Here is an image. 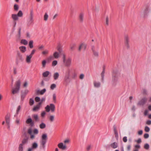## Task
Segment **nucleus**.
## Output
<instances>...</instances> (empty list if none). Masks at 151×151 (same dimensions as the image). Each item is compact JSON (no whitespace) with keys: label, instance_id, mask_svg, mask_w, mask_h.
<instances>
[{"label":"nucleus","instance_id":"29","mask_svg":"<svg viewBox=\"0 0 151 151\" xmlns=\"http://www.w3.org/2000/svg\"><path fill=\"white\" fill-rule=\"evenodd\" d=\"M21 43L24 45H26L28 44V42L25 39H22L21 41Z\"/></svg>","mask_w":151,"mask_h":151},{"label":"nucleus","instance_id":"58","mask_svg":"<svg viewBox=\"0 0 151 151\" xmlns=\"http://www.w3.org/2000/svg\"><path fill=\"white\" fill-rule=\"evenodd\" d=\"M123 140L124 142H126L127 141V137H124L123 139Z\"/></svg>","mask_w":151,"mask_h":151},{"label":"nucleus","instance_id":"25","mask_svg":"<svg viewBox=\"0 0 151 151\" xmlns=\"http://www.w3.org/2000/svg\"><path fill=\"white\" fill-rule=\"evenodd\" d=\"M60 54L57 52H55L54 53L53 56L55 58H58L60 56Z\"/></svg>","mask_w":151,"mask_h":151},{"label":"nucleus","instance_id":"56","mask_svg":"<svg viewBox=\"0 0 151 151\" xmlns=\"http://www.w3.org/2000/svg\"><path fill=\"white\" fill-rule=\"evenodd\" d=\"M48 51L47 50H45V51H43L42 53L43 55H45L48 53Z\"/></svg>","mask_w":151,"mask_h":151},{"label":"nucleus","instance_id":"40","mask_svg":"<svg viewBox=\"0 0 151 151\" xmlns=\"http://www.w3.org/2000/svg\"><path fill=\"white\" fill-rule=\"evenodd\" d=\"M58 63V62L57 60H55L52 61V66L53 67L55 66Z\"/></svg>","mask_w":151,"mask_h":151},{"label":"nucleus","instance_id":"12","mask_svg":"<svg viewBox=\"0 0 151 151\" xmlns=\"http://www.w3.org/2000/svg\"><path fill=\"white\" fill-rule=\"evenodd\" d=\"M10 115L9 114H7L5 116L6 122L7 124L10 123Z\"/></svg>","mask_w":151,"mask_h":151},{"label":"nucleus","instance_id":"18","mask_svg":"<svg viewBox=\"0 0 151 151\" xmlns=\"http://www.w3.org/2000/svg\"><path fill=\"white\" fill-rule=\"evenodd\" d=\"M32 57L29 55H27L26 58V61L28 63H31V59Z\"/></svg>","mask_w":151,"mask_h":151},{"label":"nucleus","instance_id":"51","mask_svg":"<svg viewBox=\"0 0 151 151\" xmlns=\"http://www.w3.org/2000/svg\"><path fill=\"white\" fill-rule=\"evenodd\" d=\"M35 51H36V50L35 49L33 50H32L31 53H30V54L29 55L32 57L33 55H34V54L35 53Z\"/></svg>","mask_w":151,"mask_h":151},{"label":"nucleus","instance_id":"11","mask_svg":"<svg viewBox=\"0 0 151 151\" xmlns=\"http://www.w3.org/2000/svg\"><path fill=\"white\" fill-rule=\"evenodd\" d=\"M86 47V45L84 43H82L79 46L78 50L79 51H81V49H83V50H85Z\"/></svg>","mask_w":151,"mask_h":151},{"label":"nucleus","instance_id":"22","mask_svg":"<svg viewBox=\"0 0 151 151\" xmlns=\"http://www.w3.org/2000/svg\"><path fill=\"white\" fill-rule=\"evenodd\" d=\"M32 117L34 118L35 122H38L39 121V118L37 114H33L32 115Z\"/></svg>","mask_w":151,"mask_h":151},{"label":"nucleus","instance_id":"6","mask_svg":"<svg viewBox=\"0 0 151 151\" xmlns=\"http://www.w3.org/2000/svg\"><path fill=\"white\" fill-rule=\"evenodd\" d=\"M91 49L93 56L96 58H98L99 56V52L98 50L96 49L94 46H92Z\"/></svg>","mask_w":151,"mask_h":151},{"label":"nucleus","instance_id":"23","mask_svg":"<svg viewBox=\"0 0 151 151\" xmlns=\"http://www.w3.org/2000/svg\"><path fill=\"white\" fill-rule=\"evenodd\" d=\"M33 17H29V19L27 20L28 24H31L33 22Z\"/></svg>","mask_w":151,"mask_h":151},{"label":"nucleus","instance_id":"13","mask_svg":"<svg viewBox=\"0 0 151 151\" xmlns=\"http://www.w3.org/2000/svg\"><path fill=\"white\" fill-rule=\"evenodd\" d=\"M113 129L116 139L117 140H118V139L119 136L115 125H114L113 126Z\"/></svg>","mask_w":151,"mask_h":151},{"label":"nucleus","instance_id":"4","mask_svg":"<svg viewBox=\"0 0 151 151\" xmlns=\"http://www.w3.org/2000/svg\"><path fill=\"white\" fill-rule=\"evenodd\" d=\"M45 109L47 112H49L51 110L52 112H53L55 111V106L53 104H51L50 105H47Z\"/></svg>","mask_w":151,"mask_h":151},{"label":"nucleus","instance_id":"8","mask_svg":"<svg viewBox=\"0 0 151 151\" xmlns=\"http://www.w3.org/2000/svg\"><path fill=\"white\" fill-rule=\"evenodd\" d=\"M149 7H147L145 8L143 12L141 14V16L144 17H145L147 16V14L149 12Z\"/></svg>","mask_w":151,"mask_h":151},{"label":"nucleus","instance_id":"5","mask_svg":"<svg viewBox=\"0 0 151 151\" xmlns=\"http://www.w3.org/2000/svg\"><path fill=\"white\" fill-rule=\"evenodd\" d=\"M63 63L67 67H70L71 64V59L68 58L67 59L63 61Z\"/></svg>","mask_w":151,"mask_h":151},{"label":"nucleus","instance_id":"63","mask_svg":"<svg viewBox=\"0 0 151 151\" xmlns=\"http://www.w3.org/2000/svg\"><path fill=\"white\" fill-rule=\"evenodd\" d=\"M45 114H46V113L44 111H43L41 113V116L42 117H43L45 116Z\"/></svg>","mask_w":151,"mask_h":151},{"label":"nucleus","instance_id":"16","mask_svg":"<svg viewBox=\"0 0 151 151\" xmlns=\"http://www.w3.org/2000/svg\"><path fill=\"white\" fill-rule=\"evenodd\" d=\"M53 76L54 80H58L59 76V73L57 72L54 73L53 75Z\"/></svg>","mask_w":151,"mask_h":151},{"label":"nucleus","instance_id":"2","mask_svg":"<svg viewBox=\"0 0 151 151\" xmlns=\"http://www.w3.org/2000/svg\"><path fill=\"white\" fill-rule=\"evenodd\" d=\"M47 134H43L42 136L40 146L41 149H45V144L47 142Z\"/></svg>","mask_w":151,"mask_h":151},{"label":"nucleus","instance_id":"57","mask_svg":"<svg viewBox=\"0 0 151 151\" xmlns=\"http://www.w3.org/2000/svg\"><path fill=\"white\" fill-rule=\"evenodd\" d=\"M149 137V135L148 134L145 133L144 135V137L145 138H147Z\"/></svg>","mask_w":151,"mask_h":151},{"label":"nucleus","instance_id":"33","mask_svg":"<svg viewBox=\"0 0 151 151\" xmlns=\"http://www.w3.org/2000/svg\"><path fill=\"white\" fill-rule=\"evenodd\" d=\"M46 91V89L45 88H44L42 90L37 91L38 92H39V93L41 95H43Z\"/></svg>","mask_w":151,"mask_h":151},{"label":"nucleus","instance_id":"60","mask_svg":"<svg viewBox=\"0 0 151 151\" xmlns=\"http://www.w3.org/2000/svg\"><path fill=\"white\" fill-rule=\"evenodd\" d=\"M84 75L83 74H81L79 77V78L81 79H83L84 78Z\"/></svg>","mask_w":151,"mask_h":151},{"label":"nucleus","instance_id":"20","mask_svg":"<svg viewBox=\"0 0 151 151\" xmlns=\"http://www.w3.org/2000/svg\"><path fill=\"white\" fill-rule=\"evenodd\" d=\"M69 76H65L64 79V82L66 84H68L69 83Z\"/></svg>","mask_w":151,"mask_h":151},{"label":"nucleus","instance_id":"31","mask_svg":"<svg viewBox=\"0 0 151 151\" xmlns=\"http://www.w3.org/2000/svg\"><path fill=\"white\" fill-rule=\"evenodd\" d=\"M38 146L36 142H34L32 143V147L33 149H35L37 148Z\"/></svg>","mask_w":151,"mask_h":151},{"label":"nucleus","instance_id":"17","mask_svg":"<svg viewBox=\"0 0 151 151\" xmlns=\"http://www.w3.org/2000/svg\"><path fill=\"white\" fill-rule=\"evenodd\" d=\"M110 146L112 148L115 149L117 148L118 147V144L117 143L114 142L111 143Z\"/></svg>","mask_w":151,"mask_h":151},{"label":"nucleus","instance_id":"59","mask_svg":"<svg viewBox=\"0 0 151 151\" xmlns=\"http://www.w3.org/2000/svg\"><path fill=\"white\" fill-rule=\"evenodd\" d=\"M21 28H19V29L18 31V36L19 37H20L21 36Z\"/></svg>","mask_w":151,"mask_h":151},{"label":"nucleus","instance_id":"36","mask_svg":"<svg viewBox=\"0 0 151 151\" xmlns=\"http://www.w3.org/2000/svg\"><path fill=\"white\" fill-rule=\"evenodd\" d=\"M23 145L22 144L19 145L18 149L19 151H23Z\"/></svg>","mask_w":151,"mask_h":151},{"label":"nucleus","instance_id":"1","mask_svg":"<svg viewBox=\"0 0 151 151\" xmlns=\"http://www.w3.org/2000/svg\"><path fill=\"white\" fill-rule=\"evenodd\" d=\"M119 75V73L118 70L115 69L113 70L111 81V84L112 86H114L116 85Z\"/></svg>","mask_w":151,"mask_h":151},{"label":"nucleus","instance_id":"10","mask_svg":"<svg viewBox=\"0 0 151 151\" xmlns=\"http://www.w3.org/2000/svg\"><path fill=\"white\" fill-rule=\"evenodd\" d=\"M124 40L125 42V44L127 47L129 48V37L127 35H126L124 37Z\"/></svg>","mask_w":151,"mask_h":151},{"label":"nucleus","instance_id":"49","mask_svg":"<svg viewBox=\"0 0 151 151\" xmlns=\"http://www.w3.org/2000/svg\"><path fill=\"white\" fill-rule=\"evenodd\" d=\"M53 99L54 102L56 101V95L55 93H54L53 95Z\"/></svg>","mask_w":151,"mask_h":151},{"label":"nucleus","instance_id":"26","mask_svg":"<svg viewBox=\"0 0 151 151\" xmlns=\"http://www.w3.org/2000/svg\"><path fill=\"white\" fill-rule=\"evenodd\" d=\"M21 109V106L20 105L19 106L17 109L16 110V114H15L14 116H17V115H18V114L19 113V112L20 111V110Z\"/></svg>","mask_w":151,"mask_h":151},{"label":"nucleus","instance_id":"32","mask_svg":"<svg viewBox=\"0 0 151 151\" xmlns=\"http://www.w3.org/2000/svg\"><path fill=\"white\" fill-rule=\"evenodd\" d=\"M46 124L45 123L42 122L40 124L39 127L40 129H43L45 128L46 127Z\"/></svg>","mask_w":151,"mask_h":151},{"label":"nucleus","instance_id":"34","mask_svg":"<svg viewBox=\"0 0 151 151\" xmlns=\"http://www.w3.org/2000/svg\"><path fill=\"white\" fill-rule=\"evenodd\" d=\"M33 40H31L29 41V45L30 48H32L33 47Z\"/></svg>","mask_w":151,"mask_h":151},{"label":"nucleus","instance_id":"19","mask_svg":"<svg viewBox=\"0 0 151 151\" xmlns=\"http://www.w3.org/2000/svg\"><path fill=\"white\" fill-rule=\"evenodd\" d=\"M93 84L95 87L98 88L100 86L101 83L99 82L94 81Z\"/></svg>","mask_w":151,"mask_h":151},{"label":"nucleus","instance_id":"48","mask_svg":"<svg viewBox=\"0 0 151 151\" xmlns=\"http://www.w3.org/2000/svg\"><path fill=\"white\" fill-rule=\"evenodd\" d=\"M76 44H73L71 45L70 46V49L72 50H73Z\"/></svg>","mask_w":151,"mask_h":151},{"label":"nucleus","instance_id":"28","mask_svg":"<svg viewBox=\"0 0 151 151\" xmlns=\"http://www.w3.org/2000/svg\"><path fill=\"white\" fill-rule=\"evenodd\" d=\"M12 17L14 21L17 20L18 19V17L16 14H12Z\"/></svg>","mask_w":151,"mask_h":151},{"label":"nucleus","instance_id":"46","mask_svg":"<svg viewBox=\"0 0 151 151\" xmlns=\"http://www.w3.org/2000/svg\"><path fill=\"white\" fill-rule=\"evenodd\" d=\"M14 10L15 11H17L19 9V6L18 5L15 4L14 5Z\"/></svg>","mask_w":151,"mask_h":151},{"label":"nucleus","instance_id":"38","mask_svg":"<svg viewBox=\"0 0 151 151\" xmlns=\"http://www.w3.org/2000/svg\"><path fill=\"white\" fill-rule=\"evenodd\" d=\"M34 103V99L32 98H31L29 99V104L30 105H32Z\"/></svg>","mask_w":151,"mask_h":151},{"label":"nucleus","instance_id":"42","mask_svg":"<svg viewBox=\"0 0 151 151\" xmlns=\"http://www.w3.org/2000/svg\"><path fill=\"white\" fill-rule=\"evenodd\" d=\"M77 77V74L75 72H73L72 73V78L73 79Z\"/></svg>","mask_w":151,"mask_h":151},{"label":"nucleus","instance_id":"62","mask_svg":"<svg viewBox=\"0 0 151 151\" xmlns=\"http://www.w3.org/2000/svg\"><path fill=\"white\" fill-rule=\"evenodd\" d=\"M28 132L29 134H30V135L32 134V129H29L28 130Z\"/></svg>","mask_w":151,"mask_h":151},{"label":"nucleus","instance_id":"54","mask_svg":"<svg viewBox=\"0 0 151 151\" xmlns=\"http://www.w3.org/2000/svg\"><path fill=\"white\" fill-rule=\"evenodd\" d=\"M35 100L36 101L39 102L40 100V98L39 97L37 96L35 97Z\"/></svg>","mask_w":151,"mask_h":151},{"label":"nucleus","instance_id":"43","mask_svg":"<svg viewBox=\"0 0 151 151\" xmlns=\"http://www.w3.org/2000/svg\"><path fill=\"white\" fill-rule=\"evenodd\" d=\"M150 147L149 145L147 143L145 144L144 146V148L146 150H148Z\"/></svg>","mask_w":151,"mask_h":151},{"label":"nucleus","instance_id":"21","mask_svg":"<svg viewBox=\"0 0 151 151\" xmlns=\"http://www.w3.org/2000/svg\"><path fill=\"white\" fill-rule=\"evenodd\" d=\"M84 13H81L79 15V19L81 22H82L83 20Z\"/></svg>","mask_w":151,"mask_h":151},{"label":"nucleus","instance_id":"41","mask_svg":"<svg viewBox=\"0 0 151 151\" xmlns=\"http://www.w3.org/2000/svg\"><path fill=\"white\" fill-rule=\"evenodd\" d=\"M17 15L19 17H22L23 15V13L22 11L21 10L19 11Z\"/></svg>","mask_w":151,"mask_h":151},{"label":"nucleus","instance_id":"15","mask_svg":"<svg viewBox=\"0 0 151 151\" xmlns=\"http://www.w3.org/2000/svg\"><path fill=\"white\" fill-rule=\"evenodd\" d=\"M29 139V137L26 136L25 138L23 139L21 144H22L23 145L27 144L28 142V140Z\"/></svg>","mask_w":151,"mask_h":151},{"label":"nucleus","instance_id":"53","mask_svg":"<svg viewBox=\"0 0 151 151\" xmlns=\"http://www.w3.org/2000/svg\"><path fill=\"white\" fill-rule=\"evenodd\" d=\"M33 133L34 134H37L38 133V131L36 129H35L33 130Z\"/></svg>","mask_w":151,"mask_h":151},{"label":"nucleus","instance_id":"24","mask_svg":"<svg viewBox=\"0 0 151 151\" xmlns=\"http://www.w3.org/2000/svg\"><path fill=\"white\" fill-rule=\"evenodd\" d=\"M21 51L22 52H24L26 50V47L24 46H22L19 47Z\"/></svg>","mask_w":151,"mask_h":151},{"label":"nucleus","instance_id":"9","mask_svg":"<svg viewBox=\"0 0 151 151\" xmlns=\"http://www.w3.org/2000/svg\"><path fill=\"white\" fill-rule=\"evenodd\" d=\"M147 101V98L144 97L138 102L137 105L139 106H143L146 103Z\"/></svg>","mask_w":151,"mask_h":151},{"label":"nucleus","instance_id":"55","mask_svg":"<svg viewBox=\"0 0 151 151\" xmlns=\"http://www.w3.org/2000/svg\"><path fill=\"white\" fill-rule=\"evenodd\" d=\"M26 37L28 38H30L31 37V35L29 32H26Z\"/></svg>","mask_w":151,"mask_h":151},{"label":"nucleus","instance_id":"14","mask_svg":"<svg viewBox=\"0 0 151 151\" xmlns=\"http://www.w3.org/2000/svg\"><path fill=\"white\" fill-rule=\"evenodd\" d=\"M58 146L59 148L63 150L65 149L66 147V145H64L63 144L62 142H61L58 144Z\"/></svg>","mask_w":151,"mask_h":151},{"label":"nucleus","instance_id":"47","mask_svg":"<svg viewBox=\"0 0 151 151\" xmlns=\"http://www.w3.org/2000/svg\"><path fill=\"white\" fill-rule=\"evenodd\" d=\"M145 130L146 132H149L150 130L149 127L147 126H145Z\"/></svg>","mask_w":151,"mask_h":151},{"label":"nucleus","instance_id":"7","mask_svg":"<svg viewBox=\"0 0 151 151\" xmlns=\"http://www.w3.org/2000/svg\"><path fill=\"white\" fill-rule=\"evenodd\" d=\"M29 91L27 90H26L24 91H21V101H23L26 95L28 93Z\"/></svg>","mask_w":151,"mask_h":151},{"label":"nucleus","instance_id":"61","mask_svg":"<svg viewBox=\"0 0 151 151\" xmlns=\"http://www.w3.org/2000/svg\"><path fill=\"white\" fill-rule=\"evenodd\" d=\"M106 25H108L109 24V19L108 17H107L106 18Z\"/></svg>","mask_w":151,"mask_h":151},{"label":"nucleus","instance_id":"3","mask_svg":"<svg viewBox=\"0 0 151 151\" xmlns=\"http://www.w3.org/2000/svg\"><path fill=\"white\" fill-rule=\"evenodd\" d=\"M21 85V81L20 80H18L16 83V87L15 88L13 89L12 93L14 94L19 92L20 89Z\"/></svg>","mask_w":151,"mask_h":151},{"label":"nucleus","instance_id":"44","mask_svg":"<svg viewBox=\"0 0 151 151\" xmlns=\"http://www.w3.org/2000/svg\"><path fill=\"white\" fill-rule=\"evenodd\" d=\"M56 86L55 84H52L50 86V88L51 89L53 90L56 88Z\"/></svg>","mask_w":151,"mask_h":151},{"label":"nucleus","instance_id":"45","mask_svg":"<svg viewBox=\"0 0 151 151\" xmlns=\"http://www.w3.org/2000/svg\"><path fill=\"white\" fill-rule=\"evenodd\" d=\"M46 61L45 60H43L42 62V64L43 67L45 68V66Z\"/></svg>","mask_w":151,"mask_h":151},{"label":"nucleus","instance_id":"37","mask_svg":"<svg viewBox=\"0 0 151 151\" xmlns=\"http://www.w3.org/2000/svg\"><path fill=\"white\" fill-rule=\"evenodd\" d=\"M57 50L59 52V53H62L63 50L62 48L60 47V45L58 46L57 48Z\"/></svg>","mask_w":151,"mask_h":151},{"label":"nucleus","instance_id":"64","mask_svg":"<svg viewBox=\"0 0 151 151\" xmlns=\"http://www.w3.org/2000/svg\"><path fill=\"white\" fill-rule=\"evenodd\" d=\"M146 124L148 125H150L151 124V120H147L146 122Z\"/></svg>","mask_w":151,"mask_h":151},{"label":"nucleus","instance_id":"50","mask_svg":"<svg viewBox=\"0 0 151 151\" xmlns=\"http://www.w3.org/2000/svg\"><path fill=\"white\" fill-rule=\"evenodd\" d=\"M61 55L63 56V61L64 60L67 59V58H66V55H65V54L63 53H62Z\"/></svg>","mask_w":151,"mask_h":151},{"label":"nucleus","instance_id":"30","mask_svg":"<svg viewBox=\"0 0 151 151\" xmlns=\"http://www.w3.org/2000/svg\"><path fill=\"white\" fill-rule=\"evenodd\" d=\"M50 73L48 71H46L42 73V76L44 77H47L49 74Z\"/></svg>","mask_w":151,"mask_h":151},{"label":"nucleus","instance_id":"27","mask_svg":"<svg viewBox=\"0 0 151 151\" xmlns=\"http://www.w3.org/2000/svg\"><path fill=\"white\" fill-rule=\"evenodd\" d=\"M26 122L27 124H30L32 125H33L34 124L31 118L28 119L26 120Z\"/></svg>","mask_w":151,"mask_h":151},{"label":"nucleus","instance_id":"35","mask_svg":"<svg viewBox=\"0 0 151 151\" xmlns=\"http://www.w3.org/2000/svg\"><path fill=\"white\" fill-rule=\"evenodd\" d=\"M48 15L47 13H45L44 16V20L45 21H47L48 20Z\"/></svg>","mask_w":151,"mask_h":151},{"label":"nucleus","instance_id":"52","mask_svg":"<svg viewBox=\"0 0 151 151\" xmlns=\"http://www.w3.org/2000/svg\"><path fill=\"white\" fill-rule=\"evenodd\" d=\"M39 107L38 106H36L34 107L33 109V111H36V110H38L39 109Z\"/></svg>","mask_w":151,"mask_h":151},{"label":"nucleus","instance_id":"39","mask_svg":"<svg viewBox=\"0 0 151 151\" xmlns=\"http://www.w3.org/2000/svg\"><path fill=\"white\" fill-rule=\"evenodd\" d=\"M54 115H50L49 117V119L51 122H52L54 119Z\"/></svg>","mask_w":151,"mask_h":151}]
</instances>
